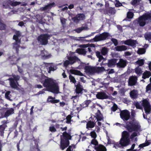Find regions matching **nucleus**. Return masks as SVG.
Instances as JSON below:
<instances>
[{
  "instance_id": "1",
  "label": "nucleus",
  "mask_w": 151,
  "mask_h": 151,
  "mask_svg": "<svg viewBox=\"0 0 151 151\" xmlns=\"http://www.w3.org/2000/svg\"><path fill=\"white\" fill-rule=\"evenodd\" d=\"M41 83L47 91L55 93H59V87L52 79L46 78L41 81Z\"/></svg>"
},
{
  "instance_id": "2",
  "label": "nucleus",
  "mask_w": 151,
  "mask_h": 151,
  "mask_svg": "<svg viewBox=\"0 0 151 151\" xmlns=\"http://www.w3.org/2000/svg\"><path fill=\"white\" fill-rule=\"evenodd\" d=\"M131 115L132 121L129 122V124L127 123L126 128L130 132L137 131L140 129V126L139 122L134 118L136 113L134 110H132Z\"/></svg>"
},
{
  "instance_id": "3",
  "label": "nucleus",
  "mask_w": 151,
  "mask_h": 151,
  "mask_svg": "<svg viewBox=\"0 0 151 151\" xmlns=\"http://www.w3.org/2000/svg\"><path fill=\"white\" fill-rule=\"evenodd\" d=\"M69 133H63V135L60 136V148L62 150H63L69 145V140L71 139L72 137Z\"/></svg>"
},
{
  "instance_id": "4",
  "label": "nucleus",
  "mask_w": 151,
  "mask_h": 151,
  "mask_svg": "<svg viewBox=\"0 0 151 151\" xmlns=\"http://www.w3.org/2000/svg\"><path fill=\"white\" fill-rule=\"evenodd\" d=\"M137 23L141 27H143L146 24L151 21V13L148 12L140 16L137 20Z\"/></svg>"
},
{
  "instance_id": "5",
  "label": "nucleus",
  "mask_w": 151,
  "mask_h": 151,
  "mask_svg": "<svg viewBox=\"0 0 151 151\" xmlns=\"http://www.w3.org/2000/svg\"><path fill=\"white\" fill-rule=\"evenodd\" d=\"M129 133H122V137L120 140L121 145L125 147L128 145L130 142L129 136Z\"/></svg>"
},
{
  "instance_id": "6",
  "label": "nucleus",
  "mask_w": 151,
  "mask_h": 151,
  "mask_svg": "<svg viewBox=\"0 0 151 151\" xmlns=\"http://www.w3.org/2000/svg\"><path fill=\"white\" fill-rule=\"evenodd\" d=\"M110 35L108 33L104 32L99 35L96 36L91 41L92 42H94L104 40L106 39Z\"/></svg>"
},
{
  "instance_id": "7",
  "label": "nucleus",
  "mask_w": 151,
  "mask_h": 151,
  "mask_svg": "<svg viewBox=\"0 0 151 151\" xmlns=\"http://www.w3.org/2000/svg\"><path fill=\"white\" fill-rule=\"evenodd\" d=\"M12 77L13 78H10L8 79L10 81V85L12 88H17V85H18L17 81L19 80L20 77L19 76L15 75H13Z\"/></svg>"
},
{
  "instance_id": "8",
  "label": "nucleus",
  "mask_w": 151,
  "mask_h": 151,
  "mask_svg": "<svg viewBox=\"0 0 151 151\" xmlns=\"http://www.w3.org/2000/svg\"><path fill=\"white\" fill-rule=\"evenodd\" d=\"M108 52V49L107 48L103 47L101 50V52L98 51L96 52V55L99 58L98 61L101 62L102 60H104V58L101 55V53L103 55H106Z\"/></svg>"
},
{
  "instance_id": "9",
  "label": "nucleus",
  "mask_w": 151,
  "mask_h": 151,
  "mask_svg": "<svg viewBox=\"0 0 151 151\" xmlns=\"http://www.w3.org/2000/svg\"><path fill=\"white\" fill-rule=\"evenodd\" d=\"M141 102L145 113L147 114H149L150 111V106L148 100L147 99H144L141 101Z\"/></svg>"
},
{
  "instance_id": "10",
  "label": "nucleus",
  "mask_w": 151,
  "mask_h": 151,
  "mask_svg": "<svg viewBox=\"0 0 151 151\" xmlns=\"http://www.w3.org/2000/svg\"><path fill=\"white\" fill-rule=\"evenodd\" d=\"M120 117L124 121H127L130 117V113L127 110H124L120 111Z\"/></svg>"
},
{
  "instance_id": "11",
  "label": "nucleus",
  "mask_w": 151,
  "mask_h": 151,
  "mask_svg": "<svg viewBox=\"0 0 151 151\" xmlns=\"http://www.w3.org/2000/svg\"><path fill=\"white\" fill-rule=\"evenodd\" d=\"M49 37L48 34L41 35L38 37L37 40L41 44L45 45L47 43Z\"/></svg>"
},
{
  "instance_id": "12",
  "label": "nucleus",
  "mask_w": 151,
  "mask_h": 151,
  "mask_svg": "<svg viewBox=\"0 0 151 151\" xmlns=\"http://www.w3.org/2000/svg\"><path fill=\"white\" fill-rule=\"evenodd\" d=\"M68 60H65L64 63V65L67 67L68 65H72L76 61L78 60V58L75 56H71L68 58Z\"/></svg>"
},
{
  "instance_id": "13",
  "label": "nucleus",
  "mask_w": 151,
  "mask_h": 151,
  "mask_svg": "<svg viewBox=\"0 0 151 151\" xmlns=\"http://www.w3.org/2000/svg\"><path fill=\"white\" fill-rule=\"evenodd\" d=\"M85 16L83 14H79L72 18V20L75 23H78L81 21L85 19Z\"/></svg>"
},
{
  "instance_id": "14",
  "label": "nucleus",
  "mask_w": 151,
  "mask_h": 151,
  "mask_svg": "<svg viewBox=\"0 0 151 151\" xmlns=\"http://www.w3.org/2000/svg\"><path fill=\"white\" fill-rule=\"evenodd\" d=\"M85 72L87 74L92 75L96 73V67L87 66L85 68Z\"/></svg>"
},
{
  "instance_id": "15",
  "label": "nucleus",
  "mask_w": 151,
  "mask_h": 151,
  "mask_svg": "<svg viewBox=\"0 0 151 151\" xmlns=\"http://www.w3.org/2000/svg\"><path fill=\"white\" fill-rule=\"evenodd\" d=\"M137 79L136 76H132L130 77L128 82V86H132L135 85L137 82Z\"/></svg>"
},
{
  "instance_id": "16",
  "label": "nucleus",
  "mask_w": 151,
  "mask_h": 151,
  "mask_svg": "<svg viewBox=\"0 0 151 151\" xmlns=\"http://www.w3.org/2000/svg\"><path fill=\"white\" fill-rule=\"evenodd\" d=\"M123 44L131 46L133 47H135L137 41L131 39H129L125 41H122Z\"/></svg>"
},
{
  "instance_id": "17",
  "label": "nucleus",
  "mask_w": 151,
  "mask_h": 151,
  "mask_svg": "<svg viewBox=\"0 0 151 151\" xmlns=\"http://www.w3.org/2000/svg\"><path fill=\"white\" fill-rule=\"evenodd\" d=\"M96 96L98 99H107L109 97L104 92H98Z\"/></svg>"
},
{
  "instance_id": "18",
  "label": "nucleus",
  "mask_w": 151,
  "mask_h": 151,
  "mask_svg": "<svg viewBox=\"0 0 151 151\" xmlns=\"http://www.w3.org/2000/svg\"><path fill=\"white\" fill-rule=\"evenodd\" d=\"M126 60L120 59L119 62L117 63L116 65L119 67L124 68L126 66Z\"/></svg>"
},
{
  "instance_id": "19",
  "label": "nucleus",
  "mask_w": 151,
  "mask_h": 151,
  "mask_svg": "<svg viewBox=\"0 0 151 151\" xmlns=\"http://www.w3.org/2000/svg\"><path fill=\"white\" fill-rule=\"evenodd\" d=\"M55 6V4L54 2L50 3L47 5H46L44 7H41L40 9L41 11H47L49 10L52 7Z\"/></svg>"
},
{
  "instance_id": "20",
  "label": "nucleus",
  "mask_w": 151,
  "mask_h": 151,
  "mask_svg": "<svg viewBox=\"0 0 151 151\" xmlns=\"http://www.w3.org/2000/svg\"><path fill=\"white\" fill-rule=\"evenodd\" d=\"M14 110L13 108H10L7 109L4 114V116L7 117L10 115L13 114L14 113Z\"/></svg>"
},
{
  "instance_id": "21",
  "label": "nucleus",
  "mask_w": 151,
  "mask_h": 151,
  "mask_svg": "<svg viewBox=\"0 0 151 151\" xmlns=\"http://www.w3.org/2000/svg\"><path fill=\"white\" fill-rule=\"evenodd\" d=\"M96 117L97 119V121H103L104 120L103 115L99 110L97 111V112L96 113Z\"/></svg>"
},
{
  "instance_id": "22",
  "label": "nucleus",
  "mask_w": 151,
  "mask_h": 151,
  "mask_svg": "<svg viewBox=\"0 0 151 151\" xmlns=\"http://www.w3.org/2000/svg\"><path fill=\"white\" fill-rule=\"evenodd\" d=\"M115 49L117 51H122L126 50L127 47L126 46L122 45L117 46L115 47Z\"/></svg>"
},
{
  "instance_id": "23",
  "label": "nucleus",
  "mask_w": 151,
  "mask_h": 151,
  "mask_svg": "<svg viewBox=\"0 0 151 151\" xmlns=\"http://www.w3.org/2000/svg\"><path fill=\"white\" fill-rule=\"evenodd\" d=\"M116 60L115 59L109 60L108 63H107V65L109 67H112L116 65Z\"/></svg>"
},
{
  "instance_id": "24",
  "label": "nucleus",
  "mask_w": 151,
  "mask_h": 151,
  "mask_svg": "<svg viewBox=\"0 0 151 151\" xmlns=\"http://www.w3.org/2000/svg\"><path fill=\"white\" fill-rule=\"evenodd\" d=\"M86 50V49L78 48L77 49L76 51L77 53L80 54L85 55L87 52Z\"/></svg>"
},
{
  "instance_id": "25",
  "label": "nucleus",
  "mask_w": 151,
  "mask_h": 151,
  "mask_svg": "<svg viewBox=\"0 0 151 151\" xmlns=\"http://www.w3.org/2000/svg\"><path fill=\"white\" fill-rule=\"evenodd\" d=\"M131 97L132 99L137 98L138 96V92L136 90H133L130 92V93Z\"/></svg>"
},
{
  "instance_id": "26",
  "label": "nucleus",
  "mask_w": 151,
  "mask_h": 151,
  "mask_svg": "<svg viewBox=\"0 0 151 151\" xmlns=\"http://www.w3.org/2000/svg\"><path fill=\"white\" fill-rule=\"evenodd\" d=\"M40 55L44 58H47L50 57V55H48L47 52L45 50L41 51Z\"/></svg>"
},
{
  "instance_id": "27",
  "label": "nucleus",
  "mask_w": 151,
  "mask_h": 151,
  "mask_svg": "<svg viewBox=\"0 0 151 151\" xmlns=\"http://www.w3.org/2000/svg\"><path fill=\"white\" fill-rule=\"evenodd\" d=\"M21 36V33L19 31H17L16 32V34L14 35L13 36V38L15 40V41L19 42L20 40L19 39V37Z\"/></svg>"
},
{
  "instance_id": "28",
  "label": "nucleus",
  "mask_w": 151,
  "mask_h": 151,
  "mask_svg": "<svg viewBox=\"0 0 151 151\" xmlns=\"http://www.w3.org/2000/svg\"><path fill=\"white\" fill-rule=\"evenodd\" d=\"M7 3L8 4H9L10 5L12 6H16L20 4L21 2L19 1H14L11 0H9Z\"/></svg>"
},
{
  "instance_id": "29",
  "label": "nucleus",
  "mask_w": 151,
  "mask_h": 151,
  "mask_svg": "<svg viewBox=\"0 0 151 151\" xmlns=\"http://www.w3.org/2000/svg\"><path fill=\"white\" fill-rule=\"evenodd\" d=\"M151 76V73L149 71H146L143 73L142 78L145 79L149 78Z\"/></svg>"
},
{
  "instance_id": "30",
  "label": "nucleus",
  "mask_w": 151,
  "mask_h": 151,
  "mask_svg": "<svg viewBox=\"0 0 151 151\" xmlns=\"http://www.w3.org/2000/svg\"><path fill=\"white\" fill-rule=\"evenodd\" d=\"M70 72L72 74L80 76H83V73H81L80 71L79 70H70Z\"/></svg>"
},
{
  "instance_id": "31",
  "label": "nucleus",
  "mask_w": 151,
  "mask_h": 151,
  "mask_svg": "<svg viewBox=\"0 0 151 151\" xmlns=\"http://www.w3.org/2000/svg\"><path fill=\"white\" fill-rule=\"evenodd\" d=\"M47 101L48 102L52 103H57L59 101V100H55V98H53L51 96H50L48 98Z\"/></svg>"
},
{
  "instance_id": "32",
  "label": "nucleus",
  "mask_w": 151,
  "mask_h": 151,
  "mask_svg": "<svg viewBox=\"0 0 151 151\" xmlns=\"http://www.w3.org/2000/svg\"><path fill=\"white\" fill-rule=\"evenodd\" d=\"M95 125V124L93 122L89 121L86 124V128L89 129L93 128L94 127Z\"/></svg>"
},
{
  "instance_id": "33",
  "label": "nucleus",
  "mask_w": 151,
  "mask_h": 151,
  "mask_svg": "<svg viewBox=\"0 0 151 151\" xmlns=\"http://www.w3.org/2000/svg\"><path fill=\"white\" fill-rule=\"evenodd\" d=\"M82 90V86L80 85H77L76 88V93H81Z\"/></svg>"
},
{
  "instance_id": "34",
  "label": "nucleus",
  "mask_w": 151,
  "mask_h": 151,
  "mask_svg": "<svg viewBox=\"0 0 151 151\" xmlns=\"http://www.w3.org/2000/svg\"><path fill=\"white\" fill-rule=\"evenodd\" d=\"M105 70V69L103 67H96V73H100L104 71Z\"/></svg>"
},
{
  "instance_id": "35",
  "label": "nucleus",
  "mask_w": 151,
  "mask_h": 151,
  "mask_svg": "<svg viewBox=\"0 0 151 151\" xmlns=\"http://www.w3.org/2000/svg\"><path fill=\"white\" fill-rule=\"evenodd\" d=\"M91 101L90 100H87L84 101L82 105L83 107L84 108L87 106H89V105L90 104Z\"/></svg>"
},
{
  "instance_id": "36",
  "label": "nucleus",
  "mask_w": 151,
  "mask_h": 151,
  "mask_svg": "<svg viewBox=\"0 0 151 151\" xmlns=\"http://www.w3.org/2000/svg\"><path fill=\"white\" fill-rule=\"evenodd\" d=\"M135 106L137 109H143V106L141 101L139 102H136L135 104Z\"/></svg>"
},
{
  "instance_id": "37",
  "label": "nucleus",
  "mask_w": 151,
  "mask_h": 151,
  "mask_svg": "<svg viewBox=\"0 0 151 151\" xmlns=\"http://www.w3.org/2000/svg\"><path fill=\"white\" fill-rule=\"evenodd\" d=\"M150 143L149 141L146 140L145 143L141 144L139 145V147L140 148H142L144 147L150 145Z\"/></svg>"
},
{
  "instance_id": "38",
  "label": "nucleus",
  "mask_w": 151,
  "mask_h": 151,
  "mask_svg": "<svg viewBox=\"0 0 151 151\" xmlns=\"http://www.w3.org/2000/svg\"><path fill=\"white\" fill-rule=\"evenodd\" d=\"M150 143L149 141L146 140L145 143L141 144L139 145V147L140 148H142L144 147L150 145Z\"/></svg>"
},
{
  "instance_id": "39",
  "label": "nucleus",
  "mask_w": 151,
  "mask_h": 151,
  "mask_svg": "<svg viewBox=\"0 0 151 151\" xmlns=\"http://www.w3.org/2000/svg\"><path fill=\"white\" fill-rule=\"evenodd\" d=\"M20 42H17L16 41V42L13 44V48L14 49L16 50V52L17 53L18 52V49L19 47V44Z\"/></svg>"
},
{
  "instance_id": "40",
  "label": "nucleus",
  "mask_w": 151,
  "mask_h": 151,
  "mask_svg": "<svg viewBox=\"0 0 151 151\" xmlns=\"http://www.w3.org/2000/svg\"><path fill=\"white\" fill-rule=\"evenodd\" d=\"M10 133H0L1 138H7Z\"/></svg>"
},
{
  "instance_id": "41",
  "label": "nucleus",
  "mask_w": 151,
  "mask_h": 151,
  "mask_svg": "<svg viewBox=\"0 0 151 151\" xmlns=\"http://www.w3.org/2000/svg\"><path fill=\"white\" fill-rule=\"evenodd\" d=\"M9 0H7L4 2L3 4V8L4 9H7L9 7V4L7 3Z\"/></svg>"
},
{
  "instance_id": "42",
  "label": "nucleus",
  "mask_w": 151,
  "mask_h": 151,
  "mask_svg": "<svg viewBox=\"0 0 151 151\" xmlns=\"http://www.w3.org/2000/svg\"><path fill=\"white\" fill-rule=\"evenodd\" d=\"M88 45H89L91 47H95V45L94 44H90L81 45H79V47L81 48H86L88 47Z\"/></svg>"
},
{
  "instance_id": "43",
  "label": "nucleus",
  "mask_w": 151,
  "mask_h": 151,
  "mask_svg": "<svg viewBox=\"0 0 151 151\" xmlns=\"http://www.w3.org/2000/svg\"><path fill=\"white\" fill-rule=\"evenodd\" d=\"M144 60L143 59L139 60L135 62V63L137 65H138L139 66L143 65L144 64Z\"/></svg>"
},
{
  "instance_id": "44",
  "label": "nucleus",
  "mask_w": 151,
  "mask_h": 151,
  "mask_svg": "<svg viewBox=\"0 0 151 151\" xmlns=\"http://www.w3.org/2000/svg\"><path fill=\"white\" fill-rule=\"evenodd\" d=\"M108 13L112 14H114L115 13L116 11L114 8H109L108 9Z\"/></svg>"
},
{
  "instance_id": "45",
  "label": "nucleus",
  "mask_w": 151,
  "mask_h": 151,
  "mask_svg": "<svg viewBox=\"0 0 151 151\" xmlns=\"http://www.w3.org/2000/svg\"><path fill=\"white\" fill-rule=\"evenodd\" d=\"M135 72L138 75H140L142 73V71L141 69L139 67L135 68Z\"/></svg>"
},
{
  "instance_id": "46",
  "label": "nucleus",
  "mask_w": 151,
  "mask_h": 151,
  "mask_svg": "<svg viewBox=\"0 0 151 151\" xmlns=\"http://www.w3.org/2000/svg\"><path fill=\"white\" fill-rule=\"evenodd\" d=\"M145 38L146 40H151V33H147L145 35Z\"/></svg>"
},
{
  "instance_id": "47",
  "label": "nucleus",
  "mask_w": 151,
  "mask_h": 151,
  "mask_svg": "<svg viewBox=\"0 0 151 151\" xmlns=\"http://www.w3.org/2000/svg\"><path fill=\"white\" fill-rule=\"evenodd\" d=\"M57 68V66L56 65H52L50 66L49 67V70L48 71L49 73H50V72L51 71H54Z\"/></svg>"
},
{
  "instance_id": "48",
  "label": "nucleus",
  "mask_w": 151,
  "mask_h": 151,
  "mask_svg": "<svg viewBox=\"0 0 151 151\" xmlns=\"http://www.w3.org/2000/svg\"><path fill=\"white\" fill-rule=\"evenodd\" d=\"M75 148L76 146L74 145H70L67 148L66 151H72V150H73V149H74Z\"/></svg>"
},
{
  "instance_id": "49",
  "label": "nucleus",
  "mask_w": 151,
  "mask_h": 151,
  "mask_svg": "<svg viewBox=\"0 0 151 151\" xmlns=\"http://www.w3.org/2000/svg\"><path fill=\"white\" fill-rule=\"evenodd\" d=\"M145 50L144 48H139L137 51V53L139 54H142L145 53Z\"/></svg>"
},
{
  "instance_id": "50",
  "label": "nucleus",
  "mask_w": 151,
  "mask_h": 151,
  "mask_svg": "<svg viewBox=\"0 0 151 151\" xmlns=\"http://www.w3.org/2000/svg\"><path fill=\"white\" fill-rule=\"evenodd\" d=\"M6 25L2 23L1 20L0 21V30H4L6 29Z\"/></svg>"
},
{
  "instance_id": "51",
  "label": "nucleus",
  "mask_w": 151,
  "mask_h": 151,
  "mask_svg": "<svg viewBox=\"0 0 151 151\" xmlns=\"http://www.w3.org/2000/svg\"><path fill=\"white\" fill-rule=\"evenodd\" d=\"M69 79L70 80V82L73 83H75L76 81L74 77L71 75H70L69 76Z\"/></svg>"
},
{
  "instance_id": "52",
  "label": "nucleus",
  "mask_w": 151,
  "mask_h": 151,
  "mask_svg": "<svg viewBox=\"0 0 151 151\" xmlns=\"http://www.w3.org/2000/svg\"><path fill=\"white\" fill-rule=\"evenodd\" d=\"M6 127V125L2 124L0 126V132H3Z\"/></svg>"
},
{
  "instance_id": "53",
  "label": "nucleus",
  "mask_w": 151,
  "mask_h": 151,
  "mask_svg": "<svg viewBox=\"0 0 151 151\" xmlns=\"http://www.w3.org/2000/svg\"><path fill=\"white\" fill-rule=\"evenodd\" d=\"M146 91L150 93L151 92V83L148 84L146 87Z\"/></svg>"
},
{
  "instance_id": "54",
  "label": "nucleus",
  "mask_w": 151,
  "mask_h": 151,
  "mask_svg": "<svg viewBox=\"0 0 151 151\" xmlns=\"http://www.w3.org/2000/svg\"><path fill=\"white\" fill-rule=\"evenodd\" d=\"M17 12V9L12 10L10 12L8 13V15L9 16H11L13 14H16Z\"/></svg>"
},
{
  "instance_id": "55",
  "label": "nucleus",
  "mask_w": 151,
  "mask_h": 151,
  "mask_svg": "<svg viewBox=\"0 0 151 151\" xmlns=\"http://www.w3.org/2000/svg\"><path fill=\"white\" fill-rule=\"evenodd\" d=\"M82 31L83 30H88L89 29V28L87 24H85L83 25L81 27Z\"/></svg>"
},
{
  "instance_id": "56",
  "label": "nucleus",
  "mask_w": 151,
  "mask_h": 151,
  "mask_svg": "<svg viewBox=\"0 0 151 151\" xmlns=\"http://www.w3.org/2000/svg\"><path fill=\"white\" fill-rule=\"evenodd\" d=\"M134 14L133 13L129 12L127 13V17L128 18H132L133 17Z\"/></svg>"
},
{
  "instance_id": "57",
  "label": "nucleus",
  "mask_w": 151,
  "mask_h": 151,
  "mask_svg": "<svg viewBox=\"0 0 151 151\" xmlns=\"http://www.w3.org/2000/svg\"><path fill=\"white\" fill-rule=\"evenodd\" d=\"M71 116L70 115H68L66 117V123H70L71 121Z\"/></svg>"
},
{
  "instance_id": "58",
  "label": "nucleus",
  "mask_w": 151,
  "mask_h": 151,
  "mask_svg": "<svg viewBox=\"0 0 151 151\" xmlns=\"http://www.w3.org/2000/svg\"><path fill=\"white\" fill-rule=\"evenodd\" d=\"M96 150L97 151H106V148L105 147L104 148H100L99 147H97L96 148Z\"/></svg>"
},
{
  "instance_id": "59",
  "label": "nucleus",
  "mask_w": 151,
  "mask_h": 151,
  "mask_svg": "<svg viewBox=\"0 0 151 151\" xmlns=\"http://www.w3.org/2000/svg\"><path fill=\"white\" fill-rule=\"evenodd\" d=\"M141 0H132L131 3L132 4L134 5L138 3Z\"/></svg>"
},
{
  "instance_id": "60",
  "label": "nucleus",
  "mask_w": 151,
  "mask_h": 151,
  "mask_svg": "<svg viewBox=\"0 0 151 151\" xmlns=\"http://www.w3.org/2000/svg\"><path fill=\"white\" fill-rule=\"evenodd\" d=\"M10 92V91H7L5 94V97L8 100L10 99V97L9 96Z\"/></svg>"
},
{
  "instance_id": "61",
  "label": "nucleus",
  "mask_w": 151,
  "mask_h": 151,
  "mask_svg": "<svg viewBox=\"0 0 151 151\" xmlns=\"http://www.w3.org/2000/svg\"><path fill=\"white\" fill-rule=\"evenodd\" d=\"M91 144L94 145H98V142L95 139H93L91 141Z\"/></svg>"
},
{
  "instance_id": "62",
  "label": "nucleus",
  "mask_w": 151,
  "mask_h": 151,
  "mask_svg": "<svg viewBox=\"0 0 151 151\" xmlns=\"http://www.w3.org/2000/svg\"><path fill=\"white\" fill-rule=\"evenodd\" d=\"M111 41L114 43L115 46H116L117 45L118 41L116 39L114 38H112Z\"/></svg>"
},
{
  "instance_id": "63",
  "label": "nucleus",
  "mask_w": 151,
  "mask_h": 151,
  "mask_svg": "<svg viewBox=\"0 0 151 151\" xmlns=\"http://www.w3.org/2000/svg\"><path fill=\"white\" fill-rule=\"evenodd\" d=\"M115 1L116 2V3L115 4L116 6L118 7L122 6V4L120 3L119 1L115 0Z\"/></svg>"
},
{
  "instance_id": "64",
  "label": "nucleus",
  "mask_w": 151,
  "mask_h": 151,
  "mask_svg": "<svg viewBox=\"0 0 151 151\" xmlns=\"http://www.w3.org/2000/svg\"><path fill=\"white\" fill-rule=\"evenodd\" d=\"M117 109V106L115 104H114L113 106L111 107V109L114 111H115Z\"/></svg>"
}]
</instances>
